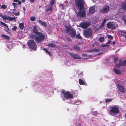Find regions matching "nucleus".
<instances>
[{"mask_svg": "<svg viewBox=\"0 0 126 126\" xmlns=\"http://www.w3.org/2000/svg\"><path fill=\"white\" fill-rule=\"evenodd\" d=\"M4 15H2L1 14H0V17H1L2 18L3 17Z\"/></svg>", "mask_w": 126, "mask_h": 126, "instance_id": "864d4df0", "label": "nucleus"}, {"mask_svg": "<svg viewBox=\"0 0 126 126\" xmlns=\"http://www.w3.org/2000/svg\"><path fill=\"white\" fill-rule=\"evenodd\" d=\"M100 51V50L98 49H93L90 50L89 52H99Z\"/></svg>", "mask_w": 126, "mask_h": 126, "instance_id": "412c9836", "label": "nucleus"}, {"mask_svg": "<svg viewBox=\"0 0 126 126\" xmlns=\"http://www.w3.org/2000/svg\"><path fill=\"white\" fill-rule=\"evenodd\" d=\"M125 116L126 117V112L125 113Z\"/></svg>", "mask_w": 126, "mask_h": 126, "instance_id": "0e129e2a", "label": "nucleus"}, {"mask_svg": "<svg viewBox=\"0 0 126 126\" xmlns=\"http://www.w3.org/2000/svg\"><path fill=\"white\" fill-rule=\"evenodd\" d=\"M83 33L85 37L88 38L92 36V30L91 28H89L84 31Z\"/></svg>", "mask_w": 126, "mask_h": 126, "instance_id": "6e6552de", "label": "nucleus"}, {"mask_svg": "<svg viewBox=\"0 0 126 126\" xmlns=\"http://www.w3.org/2000/svg\"><path fill=\"white\" fill-rule=\"evenodd\" d=\"M121 9L126 10V1L122 4V7L119 10H120Z\"/></svg>", "mask_w": 126, "mask_h": 126, "instance_id": "aec40b11", "label": "nucleus"}, {"mask_svg": "<svg viewBox=\"0 0 126 126\" xmlns=\"http://www.w3.org/2000/svg\"><path fill=\"white\" fill-rule=\"evenodd\" d=\"M23 9L24 10V12H25V8L24 7H23Z\"/></svg>", "mask_w": 126, "mask_h": 126, "instance_id": "13d9d810", "label": "nucleus"}, {"mask_svg": "<svg viewBox=\"0 0 126 126\" xmlns=\"http://www.w3.org/2000/svg\"><path fill=\"white\" fill-rule=\"evenodd\" d=\"M82 56L85 59H89L91 57V55H88L86 54L83 53L82 54Z\"/></svg>", "mask_w": 126, "mask_h": 126, "instance_id": "a211bd4d", "label": "nucleus"}, {"mask_svg": "<svg viewBox=\"0 0 126 126\" xmlns=\"http://www.w3.org/2000/svg\"><path fill=\"white\" fill-rule=\"evenodd\" d=\"M62 93L64 94V97L67 99H70L73 97V95L69 91L66 92L64 90H62Z\"/></svg>", "mask_w": 126, "mask_h": 126, "instance_id": "0eeeda50", "label": "nucleus"}, {"mask_svg": "<svg viewBox=\"0 0 126 126\" xmlns=\"http://www.w3.org/2000/svg\"><path fill=\"white\" fill-rule=\"evenodd\" d=\"M0 23H1V25H3V26H1V27H3V26H4V27L5 26H7V25L5 23L2 22V21H0Z\"/></svg>", "mask_w": 126, "mask_h": 126, "instance_id": "79ce46f5", "label": "nucleus"}, {"mask_svg": "<svg viewBox=\"0 0 126 126\" xmlns=\"http://www.w3.org/2000/svg\"><path fill=\"white\" fill-rule=\"evenodd\" d=\"M21 1L22 3H24L25 2V0H22Z\"/></svg>", "mask_w": 126, "mask_h": 126, "instance_id": "4d7b16f0", "label": "nucleus"}, {"mask_svg": "<svg viewBox=\"0 0 126 126\" xmlns=\"http://www.w3.org/2000/svg\"><path fill=\"white\" fill-rule=\"evenodd\" d=\"M113 71L116 74L118 75H119L121 74V71L119 70H117L116 69H114Z\"/></svg>", "mask_w": 126, "mask_h": 126, "instance_id": "4be33fe9", "label": "nucleus"}, {"mask_svg": "<svg viewBox=\"0 0 126 126\" xmlns=\"http://www.w3.org/2000/svg\"><path fill=\"white\" fill-rule=\"evenodd\" d=\"M118 58L117 57H116L114 59V61L115 63L117 61H118Z\"/></svg>", "mask_w": 126, "mask_h": 126, "instance_id": "37998d69", "label": "nucleus"}, {"mask_svg": "<svg viewBox=\"0 0 126 126\" xmlns=\"http://www.w3.org/2000/svg\"><path fill=\"white\" fill-rule=\"evenodd\" d=\"M12 5L14 6V7L17 5L16 3L13 2L12 3Z\"/></svg>", "mask_w": 126, "mask_h": 126, "instance_id": "09e8293b", "label": "nucleus"}, {"mask_svg": "<svg viewBox=\"0 0 126 126\" xmlns=\"http://www.w3.org/2000/svg\"><path fill=\"white\" fill-rule=\"evenodd\" d=\"M61 6H62V7H63V5L62 4H61L60 5Z\"/></svg>", "mask_w": 126, "mask_h": 126, "instance_id": "e2e57ef3", "label": "nucleus"}, {"mask_svg": "<svg viewBox=\"0 0 126 126\" xmlns=\"http://www.w3.org/2000/svg\"><path fill=\"white\" fill-rule=\"evenodd\" d=\"M110 7L108 5H106L100 10V12L103 13H106L109 11Z\"/></svg>", "mask_w": 126, "mask_h": 126, "instance_id": "9d476101", "label": "nucleus"}, {"mask_svg": "<svg viewBox=\"0 0 126 126\" xmlns=\"http://www.w3.org/2000/svg\"><path fill=\"white\" fill-rule=\"evenodd\" d=\"M120 32L121 33V36H124V34H126V32H125L123 30H120Z\"/></svg>", "mask_w": 126, "mask_h": 126, "instance_id": "2f4dec72", "label": "nucleus"}, {"mask_svg": "<svg viewBox=\"0 0 126 126\" xmlns=\"http://www.w3.org/2000/svg\"><path fill=\"white\" fill-rule=\"evenodd\" d=\"M7 7V6L5 4H3L0 7V8L1 9H5Z\"/></svg>", "mask_w": 126, "mask_h": 126, "instance_id": "72a5a7b5", "label": "nucleus"}, {"mask_svg": "<svg viewBox=\"0 0 126 126\" xmlns=\"http://www.w3.org/2000/svg\"><path fill=\"white\" fill-rule=\"evenodd\" d=\"M35 17L31 16L30 17V19L31 21H33L35 20Z\"/></svg>", "mask_w": 126, "mask_h": 126, "instance_id": "4c0bfd02", "label": "nucleus"}, {"mask_svg": "<svg viewBox=\"0 0 126 126\" xmlns=\"http://www.w3.org/2000/svg\"><path fill=\"white\" fill-rule=\"evenodd\" d=\"M124 37L125 38V39H126V35H124Z\"/></svg>", "mask_w": 126, "mask_h": 126, "instance_id": "680f3d73", "label": "nucleus"}, {"mask_svg": "<svg viewBox=\"0 0 126 126\" xmlns=\"http://www.w3.org/2000/svg\"><path fill=\"white\" fill-rule=\"evenodd\" d=\"M35 1V0H30V1L31 3L34 2Z\"/></svg>", "mask_w": 126, "mask_h": 126, "instance_id": "8fccbe9b", "label": "nucleus"}, {"mask_svg": "<svg viewBox=\"0 0 126 126\" xmlns=\"http://www.w3.org/2000/svg\"><path fill=\"white\" fill-rule=\"evenodd\" d=\"M117 87L118 89L120 92L123 93L125 92V88L123 86L118 84L117 85Z\"/></svg>", "mask_w": 126, "mask_h": 126, "instance_id": "2eb2a0df", "label": "nucleus"}, {"mask_svg": "<svg viewBox=\"0 0 126 126\" xmlns=\"http://www.w3.org/2000/svg\"><path fill=\"white\" fill-rule=\"evenodd\" d=\"M43 50L45 51H46L47 53H48V54L49 55L51 56V54L50 52L47 49L45 48H43Z\"/></svg>", "mask_w": 126, "mask_h": 126, "instance_id": "c85d7f7f", "label": "nucleus"}, {"mask_svg": "<svg viewBox=\"0 0 126 126\" xmlns=\"http://www.w3.org/2000/svg\"><path fill=\"white\" fill-rule=\"evenodd\" d=\"M113 100V99L112 98L110 99H106L105 102L106 103H108L109 102H110Z\"/></svg>", "mask_w": 126, "mask_h": 126, "instance_id": "f704fd0d", "label": "nucleus"}, {"mask_svg": "<svg viewBox=\"0 0 126 126\" xmlns=\"http://www.w3.org/2000/svg\"><path fill=\"white\" fill-rule=\"evenodd\" d=\"M47 46L48 47H50L53 48H54L56 47V45L52 43H49L48 44Z\"/></svg>", "mask_w": 126, "mask_h": 126, "instance_id": "b1692460", "label": "nucleus"}, {"mask_svg": "<svg viewBox=\"0 0 126 126\" xmlns=\"http://www.w3.org/2000/svg\"><path fill=\"white\" fill-rule=\"evenodd\" d=\"M19 1V0H13V1L14 2H18Z\"/></svg>", "mask_w": 126, "mask_h": 126, "instance_id": "5fc2aeb1", "label": "nucleus"}, {"mask_svg": "<svg viewBox=\"0 0 126 126\" xmlns=\"http://www.w3.org/2000/svg\"><path fill=\"white\" fill-rule=\"evenodd\" d=\"M115 43V41H113L112 42V44L114 45Z\"/></svg>", "mask_w": 126, "mask_h": 126, "instance_id": "6e6d98bb", "label": "nucleus"}, {"mask_svg": "<svg viewBox=\"0 0 126 126\" xmlns=\"http://www.w3.org/2000/svg\"><path fill=\"white\" fill-rule=\"evenodd\" d=\"M27 44L30 49L33 50H35L37 49L36 44L34 40H29Z\"/></svg>", "mask_w": 126, "mask_h": 126, "instance_id": "f257e3e1", "label": "nucleus"}, {"mask_svg": "<svg viewBox=\"0 0 126 126\" xmlns=\"http://www.w3.org/2000/svg\"><path fill=\"white\" fill-rule=\"evenodd\" d=\"M122 19L124 21V23H125L126 25V17L125 16H124L122 17Z\"/></svg>", "mask_w": 126, "mask_h": 126, "instance_id": "ea45409f", "label": "nucleus"}, {"mask_svg": "<svg viewBox=\"0 0 126 126\" xmlns=\"http://www.w3.org/2000/svg\"><path fill=\"white\" fill-rule=\"evenodd\" d=\"M33 33L36 35H38L41 32H38V28L36 25H34L33 28Z\"/></svg>", "mask_w": 126, "mask_h": 126, "instance_id": "dca6fc26", "label": "nucleus"}, {"mask_svg": "<svg viewBox=\"0 0 126 126\" xmlns=\"http://www.w3.org/2000/svg\"><path fill=\"white\" fill-rule=\"evenodd\" d=\"M19 28L21 30H23V29L24 28V24L23 23H20L19 24Z\"/></svg>", "mask_w": 126, "mask_h": 126, "instance_id": "bb28decb", "label": "nucleus"}, {"mask_svg": "<svg viewBox=\"0 0 126 126\" xmlns=\"http://www.w3.org/2000/svg\"><path fill=\"white\" fill-rule=\"evenodd\" d=\"M76 38L77 39H81L82 38L80 36V34H77L76 35Z\"/></svg>", "mask_w": 126, "mask_h": 126, "instance_id": "7c9ffc66", "label": "nucleus"}, {"mask_svg": "<svg viewBox=\"0 0 126 126\" xmlns=\"http://www.w3.org/2000/svg\"><path fill=\"white\" fill-rule=\"evenodd\" d=\"M4 30L6 32H9V28L8 26H7V25L6 26H5Z\"/></svg>", "mask_w": 126, "mask_h": 126, "instance_id": "e433bc0d", "label": "nucleus"}, {"mask_svg": "<svg viewBox=\"0 0 126 126\" xmlns=\"http://www.w3.org/2000/svg\"><path fill=\"white\" fill-rule=\"evenodd\" d=\"M73 49L75 50H77L78 52L80 50V48L79 46L75 45L74 46Z\"/></svg>", "mask_w": 126, "mask_h": 126, "instance_id": "6ab92c4d", "label": "nucleus"}, {"mask_svg": "<svg viewBox=\"0 0 126 126\" xmlns=\"http://www.w3.org/2000/svg\"><path fill=\"white\" fill-rule=\"evenodd\" d=\"M39 23L42 26L46 27L47 26V23L45 21H42L41 20H38Z\"/></svg>", "mask_w": 126, "mask_h": 126, "instance_id": "f3484780", "label": "nucleus"}, {"mask_svg": "<svg viewBox=\"0 0 126 126\" xmlns=\"http://www.w3.org/2000/svg\"><path fill=\"white\" fill-rule=\"evenodd\" d=\"M75 4L78 8L82 10L84 9V0H75Z\"/></svg>", "mask_w": 126, "mask_h": 126, "instance_id": "f03ea898", "label": "nucleus"}, {"mask_svg": "<svg viewBox=\"0 0 126 126\" xmlns=\"http://www.w3.org/2000/svg\"><path fill=\"white\" fill-rule=\"evenodd\" d=\"M78 126H81V124L80 123H79L78 124Z\"/></svg>", "mask_w": 126, "mask_h": 126, "instance_id": "bf43d9fd", "label": "nucleus"}, {"mask_svg": "<svg viewBox=\"0 0 126 126\" xmlns=\"http://www.w3.org/2000/svg\"><path fill=\"white\" fill-rule=\"evenodd\" d=\"M13 13L16 16H17L20 15V13L18 12L17 13H15L13 12Z\"/></svg>", "mask_w": 126, "mask_h": 126, "instance_id": "c03bdc74", "label": "nucleus"}, {"mask_svg": "<svg viewBox=\"0 0 126 126\" xmlns=\"http://www.w3.org/2000/svg\"><path fill=\"white\" fill-rule=\"evenodd\" d=\"M125 91H126V89H125Z\"/></svg>", "mask_w": 126, "mask_h": 126, "instance_id": "338daca9", "label": "nucleus"}, {"mask_svg": "<svg viewBox=\"0 0 126 126\" xmlns=\"http://www.w3.org/2000/svg\"><path fill=\"white\" fill-rule=\"evenodd\" d=\"M90 23L89 22H82L78 26L82 29H86L90 25Z\"/></svg>", "mask_w": 126, "mask_h": 126, "instance_id": "1a4fd4ad", "label": "nucleus"}, {"mask_svg": "<svg viewBox=\"0 0 126 126\" xmlns=\"http://www.w3.org/2000/svg\"><path fill=\"white\" fill-rule=\"evenodd\" d=\"M77 14L78 16L80 17H84L86 16V13L84 10L79 11Z\"/></svg>", "mask_w": 126, "mask_h": 126, "instance_id": "9b49d317", "label": "nucleus"}, {"mask_svg": "<svg viewBox=\"0 0 126 126\" xmlns=\"http://www.w3.org/2000/svg\"><path fill=\"white\" fill-rule=\"evenodd\" d=\"M79 83L81 85H85V83L84 81L81 79H79Z\"/></svg>", "mask_w": 126, "mask_h": 126, "instance_id": "a878e982", "label": "nucleus"}, {"mask_svg": "<svg viewBox=\"0 0 126 126\" xmlns=\"http://www.w3.org/2000/svg\"><path fill=\"white\" fill-rule=\"evenodd\" d=\"M1 35L4 38L6 39L9 40L10 39L9 37L6 35L2 34Z\"/></svg>", "mask_w": 126, "mask_h": 126, "instance_id": "c756f323", "label": "nucleus"}, {"mask_svg": "<svg viewBox=\"0 0 126 126\" xmlns=\"http://www.w3.org/2000/svg\"><path fill=\"white\" fill-rule=\"evenodd\" d=\"M52 7L51 6H50L49 7H48L47 9L46 10V12H48V11H50V12H52Z\"/></svg>", "mask_w": 126, "mask_h": 126, "instance_id": "393cba45", "label": "nucleus"}, {"mask_svg": "<svg viewBox=\"0 0 126 126\" xmlns=\"http://www.w3.org/2000/svg\"><path fill=\"white\" fill-rule=\"evenodd\" d=\"M17 27L16 26H14V27L12 28V30L14 31H15L17 29Z\"/></svg>", "mask_w": 126, "mask_h": 126, "instance_id": "a18cd8bd", "label": "nucleus"}, {"mask_svg": "<svg viewBox=\"0 0 126 126\" xmlns=\"http://www.w3.org/2000/svg\"><path fill=\"white\" fill-rule=\"evenodd\" d=\"M106 21V19L105 18L103 20L102 23L101 25H100V28H102L104 27L105 25V24Z\"/></svg>", "mask_w": 126, "mask_h": 126, "instance_id": "5701e85b", "label": "nucleus"}, {"mask_svg": "<svg viewBox=\"0 0 126 126\" xmlns=\"http://www.w3.org/2000/svg\"><path fill=\"white\" fill-rule=\"evenodd\" d=\"M118 67L120 66H126V60H124L122 61L121 60H120L119 64L117 65Z\"/></svg>", "mask_w": 126, "mask_h": 126, "instance_id": "4468645a", "label": "nucleus"}, {"mask_svg": "<svg viewBox=\"0 0 126 126\" xmlns=\"http://www.w3.org/2000/svg\"><path fill=\"white\" fill-rule=\"evenodd\" d=\"M107 27L109 29L113 30L117 28L118 27V25L115 22H110L107 24Z\"/></svg>", "mask_w": 126, "mask_h": 126, "instance_id": "423d86ee", "label": "nucleus"}, {"mask_svg": "<svg viewBox=\"0 0 126 126\" xmlns=\"http://www.w3.org/2000/svg\"><path fill=\"white\" fill-rule=\"evenodd\" d=\"M9 12L11 14H12V13L10 12V11H9Z\"/></svg>", "mask_w": 126, "mask_h": 126, "instance_id": "69168bd1", "label": "nucleus"}, {"mask_svg": "<svg viewBox=\"0 0 126 126\" xmlns=\"http://www.w3.org/2000/svg\"><path fill=\"white\" fill-rule=\"evenodd\" d=\"M108 37L110 39H113V37L111 35H109L108 36Z\"/></svg>", "mask_w": 126, "mask_h": 126, "instance_id": "49530a36", "label": "nucleus"}, {"mask_svg": "<svg viewBox=\"0 0 126 126\" xmlns=\"http://www.w3.org/2000/svg\"><path fill=\"white\" fill-rule=\"evenodd\" d=\"M55 0H51L50 2V4L51 5L50 6H52L54 4Z\"/></svg>", "mask_w": 126, "mask_h": 126, "instance_id": "c9c22d12", "label": "nucleus"}, {"mask_svg": "<svg viewBox=\"0 0 126 126\" xmlns=\"http://www.w3.org/2000/svg\"><path fill=\"white\" fill-rule=\"evenodd\" d=\"M102 53H99V54H98V55H101L102 54Z\"/></svg>", "mask_w": 126, "mask_h": 126, "instance_id": "052dcab7", "label": "nucleus"}, {"mask_svg": "<svg viewBox=\"0 0 126 126\" xmlns=\"http://www.w3.org/2000/svg\"><path fill=\"white\" fill-rule=\"evenodd\" d=\"M18 4L19 5L21 4V2L20 1H18Z\"/></svg>", "mask_w": 126, "mask_h": 126, "instance_id": "603ef678", "label": "nucleus"}, {"mask_svg": "<svg viewBox=\"0 0 126 126\" xmlns=\"http://www.w3.org/2000/svg\"><path fill=\"white\" fill-rule=\"evenodd\" d=\"M36 36L34 38L35 40L37 43H40L43 41L45 39V35L42 32Z\"/></svg>", "mask_w": 126, "mask_h": 126, "instance_id": "7ed1b4c3", "label": "nucleus"}, {"mask_svg": "<svg viewBox=\"0 0 126 126\" xmlns=\"http://www.w3.org/2000/svg\"><path fill=\"white\" fill-rule=\"evenodd\" d=\"M8 18V16H6V15H4L3 17L2 18L4 20H7Z\"/></svg>", "mask_w": 126, "mask_h": 126, "instance_id": "a19ab883", "label": "nucleus"}, {"mask_svg": "<svg viewBox=\"0 0 126 126\" xmlns=\"http://www.w3.org/2000/svg\"><path fill=\"white\" fill-rule=\"evenodd\" d=\"M119 109L117 107L113 106L111 108L109 114L111 116H113L119 113Z\"/></svg>", "mask_w": 126, "mask_h": 126, "instance_id": "20e7f679", "label": "nucleus"}, {"mask_svg": "<svg viewBox=\"0 0 126 126\" xmlns=\"http://www.w3.org/2000/svg\"><path fill=\"white\" fill-rule=\"evenodd\" d=\"M7 20H8L10 21H13V20H16V18L15 17H12L9 16H8Z\"/></svg>", "mask_w": 126, "mask_h": 126, "instance_id": "cd10ccee", "label": "nucleus"}, {"mask_svg": "<svg viewBox=\"0 0 126 126\" xmlns=\"http://www.w3.org/2000/svg\"><path fill=\"white\" fill-rule=\"evenodd\" d=\"M104 40L105 38L104 37H102L99 38L98 41L100 42H102L104 41Z\"/></svg>", "mask_w": 126, "mask_h": 126, "instance_id": "473e14b6", "label": "nucleus"}, {"mask_svg": "<svg viewBox=\"0 0 126 126\" xmlns=\"http://www.w3.org/2000/svg\"><path fill=\"white\" fill-rule=\"evenodd\" d=\"M67 40L69 42H70L72 41L71 39L69 37H67Z\"/></svg>", "mask_w": 126, "mask_h": 126, "instance_id": "de8ad7c7", "label": "nucleus"}, {"mask_svg": "<svg viewBox=\"0 0 126 126\" xmlns=\"http://www.w3.org/2000/svg\"><path fill=\"white\" fill-rule=\"evenodd\" d=\"M111 41H108L107 43V44H110L111 43Z\"/></svg>", "mask_w": 126, "mask_h": 126, "instance_id": "3c124183", "label": "nucleus"}, {"mask_svg": "<svg viewBox=\"0 0 126 126\" xmlns=\"http://www.w3.org/2000/svg\"><path fill=\"white\" fill-rule=\"evenodd\" d=\"M65 28L66 29V31L67 32H70L69 34L72 38H74L75 37L76 35V31L75 29H74L71 26L70 27H66Z\"/></svg>", "mask_w": 126, "mask_h": 126, "instance_id": "39448f33", "label": "nucleus"}, {"mask_svg": "<svg viewBox=\"0 0 126 126\" xmlns=\"http://www.w3.org/2000/svg\"><path fill=\"white\" fill-rule=\"evenodd\" d=\"M36 35H35L34 34H32V35H31L30 36V38L31 39H34L36 37Z\"/></svg>", "mask_w": 126, "mask_h": 126, "instance_id": "58836bf2", "label": "nucleus"}, {"mask_svg": "<svg viewBox=\"0 0 126 126\" xmlns=\"http://www.w3.org/2000/svg\"><path fill=\"white\" fill-rule=\"evenodd\" d=\"M96 11L94 6H90L89 9V13L92 14L95 13Z\"/></svg>", "mask_w": 126, "mask_h": 126, "instance_id": "ddd939ff", "label": "nucleus"}, {"mask_svg": "<svg viewBox=\"0 0 126 126\" xmlns=\"http://www.w3.org/2000/svg\"><path fill=\"white\" fill-rule=\"evenodd\" d=\"M70 55L74 59H80L81 58L78 55L72 52H70Z\"/></svg>", "mask_w": 126, "mask_h": 126, "instance_id": "f8f14e48", "label": "nucleus"}]
</instances>
